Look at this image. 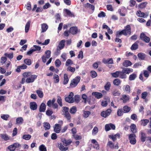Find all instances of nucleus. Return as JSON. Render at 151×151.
<instances>
[{
	"label": "nucleus",
	"mask_w": 151,
	"mask_h": 151,
	"mask_svg": "<svg viewBox=\"0 0 151 151\" xmlns=\"http://www.w3.org/2000/svg\"><path fill=\"white\" fill-rule=\"evenodd\" d=\"M131 129L133 133V134L137 132V127L135 124H132L130 126Z\"/></svg>",
	"instance_id": "27"
},
{
	"label": "nucleus",
	"mask_w": 151,
	"mask_h": 151,
	"mask_svg": "<svg viewBox=\"0 0 151 151\" xmlns=\"http://www.w3.org/2000/svg\"><path fill=\"white\" fill-rule=\"evenodd\" d=\"M64 80L63 82L64 84L65 85L68 83L69 81V79L68 77V75L65 73L64 75Z\"/></svg>",
	"instance_id": "30"
},
{
	"label": "nucleus",
	"mask_w": 151,
	"mask_h": 151,
	"mask_svg": "<svg viewBox=\"0 0 151 151\" xmlns=\"http://www.w3.org/2000/svg\"><path fill=\"white\" fill-rule=\"evenodd\" d=\"M136 77V74L135 73H133L129 75V80L130 81L134 80L135 79Z\"/></svg>",
	"instance_id": "43"
},
{
	"label": "nucleus",
	"mask_w": 151,
	"mask_h": 151,
	"mask_svg": "<svg viewBox=\"0 0 151 151\" xmlns=\"http://www.w3.org/2000/svg\"><path fill=\"white\" fill-rule=\"evenodd\" d=\"M73 92H70L69 95L67 97H65V101L67 102L70 103H72L74 102V98L73 97Z\"/></svg>",
	"instance_id": "3"
},
{
	"label": "nucleus",
	"mask_w": 151,
	"mask_h": 151,
	"mask_svg": "<svg viewBox=\"0 0 151 151\" xmlns=\"http://www.w3.org/2000/svg\"><path fill=\"white\" fill-rule=\"evenodd\" d=\"M108 102L107 100H103L101 103V105L103 107H106L108 105Z\"/></svg>",
	"instance_id": "57"
},
{
	"label": "nucleus",
	"mask_w": 151,
	"mask_h": 151,
	"mask_svg": "<svg viewBox=\"0 0 151 151\" xmlns=\"http://www.w3.org/2000/svg\"><path fill=\"white\" fill-rule=\"evenodd\" d=\"M4 55L10 59H12L13 57V53H11L10 54H8V53H6L4 54Z\"/></svg>",
	"instance_id": "53"
},
{
	"label": "nucleus",
	"mask_w": 151,
	"mask_h": 151,
	"mask_svg": "<svg viewBox=\"0 0 151 151\" xmlns=\"http://www.w3.org/2000/svg\"><path fill=\"white\" fill-rule=\"evenodd\" d=\"M78 31V28L75 26L72 27L70 28V32L72 35L76 34Z\"/></svg>",
	"instance_id": "10"
},
{
	"label": "nucleus",
	"mask_w": 151,
	"mask_h": 151,
	"mask_svg": "<svg viewBox=\"0 0 151 151\" xmlns=\"http://www.w3.org/2000/svg\"><path fill=\"white\" fill-rule=\"evenodd\" d=\"M8 148L10 151H14L16 149L13 144L8 146Z\"/></svg>",
	"instance_id": "64"
},
{
	"label": "nucleus",
	"mask_w": 151,
	"mask_h": 151,
	"mask_svg": "<svg viewBox=\"0 0 151 151\" xmlns=\"http://www.w3.org/2000/svg\"><path fill=\"white\" fill-rule=\"evenodd\" d=\"M24 63L27 65H29L31 64L32 61L30 59H25L24 60Z\"/></svg>",
	"instance_id": "47"
},
{
	"label": "nucleus",
	"mask_w": 151,
	"mask_h": 151,
	"mask_svg": "<svg viewBox=\"0 0 151 151\" xmlns=\"http://www.w3.org/2000/svg\"><path fill=\"white\" fill-rule=\"evenodd\" d=\"M120 136V134L117 133L114 135H109V138L111 139L113 141H114L116 139L117 137H118V138H119Z\"/></svg>",
	"instance_id": "17"
},
{
	"label": "nucleus",
	"mask_w": 151,
	"mask_h": 151,
	"mask_svg": "<svg viewBox=\"0 0 151 151\" xmlns=\"http://www.w3.org/2000/svg\"><path fill=\"white\" fill-rule=\"evenodd\" d=\"M107 145L109 146L111 149L114 148V145L111 141H109L108 142Z\"/></svg>",
	"instance_id": "48"
},
{
	"label": "nucleus",
	"mask_w": 151,
	"mask_h": 151,
	"mask_svg": "<svg viewBox=\"0 0 151 151\" xmlns=\"http://www.w3.org/2000/svg\"><path fill=\"white\" fill-rule=\"evenodd\" d=\"M57 102L60 106L61 107L63 106L62 99L60 96H57Z\"/></svg>",
	"instance_id": "45"
},
{
	"label": "nucleus",
	"mask_w": 151,
	"mask_h": 151,
	"mask_svg": "<svg viewBox=\"0 0 151 151\" xmlns=\"http://www.w3.org/2000/svg\"><path fill=\"white\" fill-rule=\"evenodd\" d=\"M124 91L126 93H129L130 92V88L129 85H127L126 86H124L123 87Z\"/></svg>",
	"instance_id": "26"
},
{
	"label": "nucleus",
	"mask_w": 151,
	"mask_h": 151,
	"mask_svg": "<svg viewBox=\"0 0 151 151\" xmlns=\"http://www.w3.org/2000/svg\"><path fill=\"white\" fill-rule=\"evenodd\" d=\"M123 65L125 67H128L132 65L131 62L129 60H124L122 63Z\"/></svg>",
	"instance_id": "25"
},
{
	"label": "nucleus",
	"mask_w": 151,
	"mask_h": 151,
	"mask_svg": "<svg viewBox=\"0 0 151 151\" xmlns=\"http://www.w3.org/2000/svg\"><path fill=\"white\" fill-rule=\"evenodd\" d=\"M29 106L30 109L33 110H36L37 107V105L35 102H32L30 103Z\"/></svg>",
	"instance_id": "9"
},
{
	"label": "nucleus",
	"mask_w": 151,
	"mask_h": 151,
	"mask_svg": "<svg viewBox=\"0 0 151 151\" xmlns=\"http://www.w3.org/2000/svg\"><path fill=\"white\" fill-rule=\"evenodd\" d=\"M140 39L142 40L146 43H148L150 41V39L149 37L146 35L143 32L140 35Z\"/></svg>",
	"instance_id": "5"
},
{
	"label": "nucleus",
	"mask_w": 151,
	"mask_h": 151,
	"mask_svg": "<svg viewBox=\"0 0 151 151\" xmlns=\"http://www.w3.org/2000/svg\"><path fill=\"white\" fill-rule=\"evenodd\" d=\"M103 62L105 64H112L113 63V60L112 58H109L107 59H104Z\"/></svg>",
	"instance_id": "16"
},
{
	"label": "nucleus",
	"mask_w": 151,
	"mask_h": 151,
	"mask_svg": "<svg viewBox=\"0 0 151 151\" xmlns=\"http://www.w3.org/2000/svg\"><path fill=\"white\" fill-rule=\"evenodd\" d=\"M149 122V120L147 119H142L140 121V124L143 126H145L147 125Z\"/></svg>",
	"instance_id": "18"
},
{
	"label": "nucleus",
	"mask_w": 151,
	"mask_h": 151,
	"mask_svg": "<svg viewBox=\"0 0 151 151\" xmlns=\"http://www.w3.org/2000/svg\"><path fill=\"white\" fill-rule=\"evenodd\" d=\"M92 94L93 96H95L97 99H100L103 96V95L101 93L98 92H93Z\"/></svg>",
	"instance_id": "12"
},
{
	"label": "nucleus",
	"mask_w": 151,
	"mask_h": 151,
	"mask_svg": "<svg viewBox=\"0 0 151 151\" xmlns=\"http://www.w3.org/2000/svg\"><path fill=\"white\" fill-rule=\"evenodd\" d=\"M36 93L40 98H42L43 97V93L42 91L40 90H37L36 91Z\"/></svg>",
	"instance_id": "44"
},
{
	"label": "nucleus",
	"mask_w": 151,
	"mask_h": 151,
	"mask_svg": "<svg viewBox=\"0 0 151 151\" xmlns=\"http://www.w3.org/2000/svg\"><path fill=\"white\" fill-rule=\"evenodd\" d=\"M80 77L79 76H77L71 81L70 84V87L71 88L76 87L80 82Z\"/></svg>",
	"instance_id": "2"
},
{
	"label": "nucleus",
	"mask_w": 151,
	"mask_h": 151,
	"mask_svg": "<svg viewBox=\"0 0 151 151\" xmlns=\"http://www.w3.org/2000/svg\"><path fill=\"white\" fill-rule=\"evenodd\" d=\"M136 135L134 134H131L129 135V139L130 143L132 145L136 144Z\"/></svg>",
	"instance_id": "4"
},
{
	"label": "nucleus",
	"mask_w": 151,
	"mask_h": 151,
	"mask_svg": "<svg viewBox=\"0 0 151 151\" xmlns=\"http://www.w3.org/2000/svg\"><path fill=\"white\" fill-rule=\"evenodd\" d=\"M138 17H145V13L144 12H142L140 10H138L136 13Z\"/></svg>",
	"instance_id": "42"
},
{
	"label": "nucleus",
	"mask_w": 151,
	"mask_h": 151,
	"mask_svg": "<svg viewBox=\"0 0 151 151\" xmlns=\"http://www.w3.org/2000/svg\"><path fill=\"white\" fill-rule=\"evenodd\" d=\"M23 122V119L22 117L17 118L16 119V123L17 124H22Z\"/></svg>",
	"instance_id": "40"
},
{
	"label": "nucleus",
	"mask_w": 151,
	"mask_h": 151,
	"mask_svg": "<svg viewBox=\"0 0 151 151\" xmlns=\"http://www.w3.org/2000/svg\"><path fill=\"white\" fill-rule=\"evenodd\" d=\"M53 78L54 80V82L55 83H58L59 81V78L58 76L56 74L53 75Z\"/></svg>",
	"instance_id": "35"
},
{
	"label": "nucleus",
	"mask_w": 151,
	"mask_h": 151,
	"mask_svg": "<svg viewBox=\"0 0 151 151\" xmlns=\"http://www.w3.org/2000/svg\"><path fill=\"white\" fill-rule=\"evenodd\" d=\"M61 64V61L59 59H57L55 62V64L57 67H59L60 66Z\"/></svg>",
	"instance_id": "61"
},
{
	"label": "nucleus",
	"mask_w": 151,
	"mask_h": 151,
	"mask_svg": "<svg viewBox=\"0 0 151 151\" xmlns=\"http://www.w3.org/2000/svg\"><path fill=\"white\" fill-rule=\"evenodd\" d=\"M91 76L92 78H96L97 76V74L96 72L94 70H92L90 72Z\"/></svg>",
	"instance_id": "52"
},
{
	"label": "nucleus",
	"mask_w": 151,
	"mask_h": 151,
	"mask_svg": "<svg viewBox=\"0 0 151 151\" xmlns=\"http://www.w3.org/2000/svg\"><path fill=\"white\" fill-rule=\"evenodd\" d=\"M148 95V93L146 91L143 92L141 94V98L144 100V101L147 102L148 101V99L146 98Z\"/></svg>",
	"instance_id": "15"
},
{
	"label": "nucleus",
	"mask_w": 151,
	"mask_h": 151,
	"mask_svg": "<svg viewBox=\"0 0 151 151\" xmlns=\"http://www.w3.org/2000/svg\"><path fill=\"white\" fill-rule=\"evenodd\" d=\"M48 28V25L46 23H43L41 24V32H44L46 31Z\"/></svg>",
	"instance_id": "21"
},
{
	"label": "nucleus",
	"mask_w": 151,
	"mask_h": 151,
	"mask_svg": "<svg viewBox=\"0 0 151 151\" xmlns=\"http://www.w3.org/2000/svg\"><path fill=\"white\" fill-rule=\"evenodd\" d=\"M31 137V136L30 134H24L23 135L22 138L26 140H29Z\"/></svg>",
	"instance_id": "50"
},
{
	"label": "nucleus",
	"mask_w": 151,
	"mask_h": 151,
	"mask_svg": "<svg viewBox=\"0 0 151 151\" xmlns=\"http://www.w3.org/2000/svg\"><path fill=\"white\" fill-rule=\"evenodd\" d=\"M39 150L40 151H47L46 148L44 145H42L40 146Z\"/></svg>",
	"instance_id": "46"
},
{
	"label": "nucleus",
	"mask_w": 151,
	"mask_h": 151,
	"mask_svg": "<svg viewBox=\"0 0 151 151\" xmlns=\"http://www.w3.org/2000/svg\"><path fill=\"white\" fill-rule=\"evenodd\" d=\"M0 137L5 141H7L10 139V137L6 134H1Z\"/></svg>",
	"instance_id": "22"
},
{
	"label": "nucleus",
	"mask_w": 151,
	"mask_h": 151,
	"mask_svg": "<svg viewBox=\"0 0 151 151\" xmlns=\"http://www.w3.org/2000/svg\"><path fill=\"white\" fill-rule=\"evenodd\" d=\"M53 111L50 109L47 110L46 112V114L48 116H50L53 114Z\"/></svg>",
	"instance_id": "63"
},
{
	"label": "nucleus",
	"mask_w": 151,
	"mask_h": 151,
	"mask_svg": "<svg viewBox=\"0 0 151 151\" xmlns=\"http://www.w3.org/2000/svg\"><path fill=\"white\" fill-rule=\"evenodd\" d=\"M73 64V61L70 59H68L67 60L65 63V65H70Z\"/></svg>",
	"instance_id": "55"
},
{
	"label": "nucleus",
	"mask_w": 151,
	"mask_h": 151,
	"mask_svg": "<svg viewBox=\"0 0 151 151\" xmlns=\"http://www.w3.org/2000/svg\"><path fill=\"white\" fill-rule=\"evenodd\" d=\"M138 40L134 42L131 46L130 49L132 50H135L137 49L138 47V45L137 43H139Z\"/></svg>",
	"instance_id": "19"
},
{
	"label": "nucleus",
	"mask_w": 151,
	"mask_h": 151,
	"mask_svg": "<svg viewBox=\"0 0 151 151\" xmlns=\"http://www.w3.org/2000/svg\"><path fill=\"white\" fill-rule=\"evenodd\" d=\"M122 70L126 74H129V73L132 72L133 70V69L128 68H124Z\"/></svg>",
	"instance_id": "29"
},
{
	"label": "nucleus",
	"mask_w": 151,
	"mask_h": 151,
	"mask_svg": "<svg viewBox=\"0 0 151 151\" xmlns=\"http://www.w3.org/2000/svg\"><path fill=\"white\" fill-rule=\"evenodd\" d=\"M131 33V27L129 25H128L125 26L124 29L117 31L115 35L116 37H120L122 35L125 36H127L128 34L130 35Z\"/></svg>",
	"instance_id": "1"
},
{
	"label": "nucleus",
	"mask_w": 151,
	"mask_h": 151,
	"mask_svg": "<svg viewBox=\"0 0 151 151\" xmlns=\"http://www.w3.org/2000/svg\"><path fill=\"white\" fill-rule=\"evenodd\" d=\"M46 108V105L43 103H42L40 107L39 111L40 112H44L45 111Z\"/></svg>",
	"instance_id": "20"
},
{
	"label": "nucleus",
	"mask_w": 151,
	"mask_h": 151,
	"mask_svg": "<svg viewBox=\"0 0 151 151\" xmlns=\"http://www.w3.org/2000/svg\"><path fill=\"white\" fill-rule=\"evenodd\" d=\"M123 109L124 112L125 113L129 112L131 110L130 108L127 106H124Z\"/></svg>",
	"instance_id": "49"
},
{
	"label": "nucleus",
	"mask_w": 151,
	"mask_h": 151,
	"mask_svg": "<svg viewBox=\"0 0 151 151\" xmlns=\"http://www.w3.org/2000/svg\"><path fill=\"white\" fill-rule=\"evenodd\" d=\"M111 86V85L110 83L109 82H107L104 86V89L106 91H108L110 89Z\"/></svg>",
	"instance_id": "36"
},
{
	"label": "nucleus",
	"mask_w": 151,
	"mask_h": 151,
	"mask_svg": "<svg viewBox=\"0 0 151 151\" xmlns=\"http://www.w3.org/2000/svg\"><path fill=\"white\" fill-rule=\"evenodd\" d=\"M33 47L35 48L34 49H32L34 51H40L41 49V47L39 46H37L36 45H34Z\"/></svg>",
	"instance_id": "56"
},
{
	"label": "nucleus",
	"mask_w": 151,
	"mask_h": 151,
	"mask_svg": "<svg viewBox=\"0 0 151 151\" xmlns=\"http://www.w3.org/2000/svg\"><path fill=\"white\" fill-rule=\"evenodd\" d=\"M67 70L72 72H74L75 71V68L70 66H69L67 68Z\"/></svg>",
	"instance_id": "59"
},
{
	"label": "nucleus",
	"mask_w": 151,
	"mask_h": 151,
	"mask_svg": "<svg viewBox=\"0 0 151 151\" xmlns=\"http://www.w3.org/2000/svg\"><path fill=\"white\" fill-rule=\"evenodd\" d=\"M65 40H61L59 43V45H60L61 47V48H63L65 46Z\"/></svg>",
	"instance_id": "54"
},
{
	"label": "nucleus",
	"mask_w": 151,
	"mask_h": 151,
	"mask_svg": "<svg viewBox=\"0 0 151 151\" xmlns=\"http://www.w3.org/2000/svg\"><path fill=\"white\" fill-rule=\"evenodd\" d=\"M112 94L114 96H119L120 94L119 91L117 89H114L112 92Z\"/></svg>",
	"instance_id": "28"
},
{
	"label": "nucleus",
	"mask_w": 151,
	"mask_h": 151,
	"mask_svg": "<svg viewBox=\"0 0 151 151\" xmlns=\"http://www.w3.org/2000/svg\"><path fill=\"white\" fill-rule=\"evenodd\" d=\"M98 17H104L106 16V14L105 12H103L101 11L98 15Z\"/></svg>",
	"instance_id": "62"
},
{
	"label": "nucleus",
	"mask_w": 151,
	"mask_h": 151,
	"mask_svg": "<svg viewBox=\"0 0 151 151\" xmlns=\"http://www.w3.org/2000/svg\"><path fill=\"white\" fill-rule=\"evenodd\" d=\"M54 131L57 133H60L61 129V127L59 126L58 124H55L53 127Z\"/></svg>",
	"instance_id": "8"
},
{
	"label": "nucleus",
	"mask_w": 151,
	"mask_h": 151,
	"mask_svg": "<svg viewBox=\"0 0 151 151\" xmlns=\"http://www.w3.org/2000/svg\"><path fill=\"white\" fill-rule=\"evenodd\" d=\"M85 7L89 8L90 9H91L92 10H94L95 9V6L93 5L87 3L85 4Z\"/></svg>",
	"instance_id": "34"
},
{
	"label": "nucleus",
	"mask_w": 151,
	"mask_h": 151,
	"mask_svg": "<svg viewBox=\"0 0 151 151\" xmlns=\"http://www.w3.org/2000/svg\"><path fill=\"white\" fill-rule=\"evenodd\" d=\"M7 60V58L6 57H2L1 58V63L3 65L5 63Z\"/></svg>",
	"instance_id": "58"
},
{
	"label": "nucleus",
	"mask_w": 151,
	"mask_h": 151,
	"mask_svg": "<svg viewBox=\"0 0 151 151\" xmlns=\"http://www.w3.org/2000/svg\"><path fill=\"white\" fill-rule=\"evenodd\" d=\"M64 12L66 14V16H68L70 17H74V14L71 12L68 9H64L63 10Z\"/></svg>",
	"instance_id": "13"
},
{
	"label": "nucleus",
	"mask_w": 151,
	"mask_h": 151,
	"mask_svg": "<svg viewBox=\"0 0 151 151\" xmlns=\"http://www.w3.org/2000/svg\"><path fill=\"white\" fill-rule=\"evenodd\" d=\"M30 22L29 21H28L25 26V32H27L29 29Z\"/></svg>",
	"instance_id": "37"
},
{
	"label": "nucleus",
	"mask_w": 151,
	"mask_h": 151,
	"mask_svg": "<svg viewBox=\"0 0 151 151\" xmlns=\"http://www.w3.org/2000/svg\"><path fill=\"white\" fill-rule=\"evenodd\" d=\"M58 146L61 151H66L68 150V147H64L61 143H58Z\"/></svg>",
	"instance_id": "14"
},
{
	"label": "nucleus",
	"mask_w": 151,
	"mask_h": 151,
	"mask_svg": "<svg viewBox=\"0 0 151 151\" xmlns=\"http://www.w3.org/2000/svg\"><path fill=\"white\" fill-rule=\"evenodd\" d=\"M121 81L118 78L115 79L113 81V83L115 85L118 86L120 84Z\"/></svg>",
	"instance_id": "33"
},
{
	"label": "nucleus",
	"mask_w": 151,
	"mask_h": 151,
	"mask_svg": "<svg viewBox=\"0 0 151 151\" xmlns=\"http://www.w3.org/2000/svg\"><path fill=\"white\" fill-rule=\"evenodd\" d=\"M63 145L65 146H67L68 145H69L72 142V141L70 139L67 140L64 139L63 141Z\"/></svg>",
	"instance_id": "31"
},
{
	"label": "nucleus",
	"mask_w": 151,
	"mask_h": 151,
	"mask_svg": "<svg viewBox=\"0 0 151 151\" xmlns=\"http://www.w3.org/2000/svg\"><path fill=\"white\" fill-rule=\"evenodd\" d=\"M111 112V110L110 109H108L105 111H102L101 113V115L102 117L106 118L110 114Z\"/></svg>",
	"instance_id": "7"
},
{
	"label": "nucleus",
	"mask_w": 151,
	"mask_h": 151,
	"mask_svg": "<svg viewBox=\"0 0 151 151\" xmlns=\"http://www.w3.org/2000/svg\"><path fill=\"white\" fill-rule=\"evenodd\" d=\"M137 56L140 60H143L145 58L146 55L143 53L140 52L138 54Z\"/></svg>",
	"instance_id": "23"
},
{
	"label": "nucleus",
	"mask_w": 151,
	"mask_h": 151,
	"mask_svg": "<svg viewBox=\"0 0 151 151\" xmlns=\"http://www.w3.org/2000/svg\"><path fill=\"white\" fill-rule=\"evenodd\" d=\"M37 76L35 75H31L29 77H28L26 79V82L27 83H33L37 78Z\"/></svg>",
	"instance_id": "6"
},
{
	"label": "nucleus",
	"mask_w": 151,
	"mask_h": 151,
	"mask_svg": "<svg viewBox=\"0 0 151 151\" xmlns=\"http://www.w3.org/2000/svg\"><path fill=\"white\" fill-rule=\"evenodd\" d=\"M91 113L90 111H85L83 113V116L85 118L88 117L89 115L91 114Z\"/></svg>",
	"instance_id": "60"
},
{
	"label": "nucleus",
	"mask_w": 151,
	"mask_h": 151,
	"mask_svg": "<svg viewBox=\"0 0 151 151\" xmlns=\"http://www.w3.org/2000/svg\"><path fill=\"white\" fill-rule=\"evenodd\" d=\"M44 127L45 128V130L49 129L50 128V124L47 122L44 123Z\"/></svg>",
	"instance_id": "51"
},
{
	"label": "nucleus",
	"mask_w": 151,
	"mask_h": 151,
	"mask_svg": "<svg viewBox=\"0 0 151 151\" xmlns=\"http://www.w3.org/2000/svg\"><path fill=\"white\" fill-rule=\"evenodd\" d=\"M119 72L120 71H116L115 72L112 73L111 75L114 78L119 77Z\"/></svg>",
	"instance_id": "38"
},
{
	"label": "nucleus",
	"mask_w": 151,
	"mask_h": 151,
	"mask_svg": "<svg viewBox=\"0 0 151 151\" xmlns=\"http://www.w3.org/2000/svg\"><path fill=\"white\" fill-rule=\"evenodd\" d=\"M147 4V3L146 1H145L140 4L139 5V7L141 9H143L146 6V5Z\"/></svg>",
	"instance_id": "39"
},
{
	"label": "nucleus",
	"mask_w": 151,
	"mask_h": 151,
	"mask_svg": "<svg viewBox=\"0 0 151 151\" xmlns=\"http://www.w3.org/2000/svg\"><path fill=\"white\" fill-rule=\"evenodd\" d=\"M140 139L141 141L144 142L146 141V139L147 137H146V134L143 132H140Z\"/></svg>",
	"instance_id": "11"
},
{
	"label": "nucleus",
	"mask_w": 151,
	"mask_h": 151,
	"mask_svg": "<svg viewBox=\"0 0 151 151\" xmlns=\"http://www.w3.org/2000/svg\"><path fill=\"white\" fill-rule=\"evenodd\" d=\"M119 78L121 79H125L127 78L126 75L123 70L119 72Z\"/></svg>",
	"instance_id": "32"
},
{
	"label": "nucleus",
	"mask_w": 151,
	"mask_h": 151,
	"mask_svg": "<svg viewBox=\"0 0 151 151\" xmlns=\"http://www.w3.org/2000/svg\"><path fill=\"white\" fill-rule=\"evenodd\" d=\"M129 96L128 95H123L122 96V98H121V99L123 101V102L125 103L129 100Z\"/></svg>",
	"instance_id": "24"
},
{
	"label": "nucleus",
	"mask_w": 151,
	"mask_h": 151,
	"mask_svg": "<svg viewBox=\"0 0 151 151\" xmlns=\"http://www.w3.org/2000/svg\"><path fill=\"white\" fill-rule=\"evenodd\" d=\"M70 112L71 114H75L77 111L76 107L75 106H73L70 109Z\"/></svg>",
	"instance_id": "41"
}]
</instances>
